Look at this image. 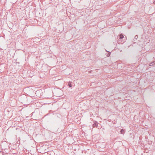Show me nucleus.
Masks as SVG:
<instances>
[{
  "label": "nucleus",
  "mask_w": 155,
  "mask_h": 155,
  "mask_svg": "<svg viewBox=\"0 0 155 155\" xmlns=\"http://www.w3.org/2000/svg\"><path fill=\"white\" fill-rule=\"evenodd\" d=\"M94 124L93 125V126L94 127H96L98 129L101 128V125L98 124V123L96 121L94 122Z\"/></svg>",
  "instance_id": "nucleus-1"
},
{
  "label": "nucleus",
  "mask_w": 155,
  "mask_h": 155,
  "mask_svg": "<svg viewBox=\"0 0 155 155\" xmlns=\"http://www.w3.org/2000/svg\"><path fill=\"white\" fill-rule=\"evenodd\" d=\"M154 65H155V61L152 62L150 64L149 66H153Z\"/></svg>",
  "instance_id": "nucleus-3"
},
{
  "label": "nucleus",
  "mask_w": 155,
  "mask_h": 155,
  "mask_svg": "<svg viewBox=\"0 0 155 155\" xmlns=\"http://www.w3.org/2000/svg\"><path fill=\"white\" fill-rule=\"evenodd\" d=\"M153 4H155V1H154L153 2Z\"/></svg>",
  "instance_id": "nucleus-7"
},
{
  "label": "nucleus",
  "mask_w": 155,
  "mask_h": 155,
  "mask_svg": "<svg viewBox=\"0 0 155 155\" xmlns=\"http://www.w3.org/2000/svg\"><path fill=\"white\" fill-rule=\"evenodd\" d=\"M37 92H38V91H36V93H37Z\"/></svg>",
  "instance_id": "nucleus-8"
},
{
  "label": "nucleus",
  "mask_w": 155,
  "mask_h": 155,
  "mask_svg": "<svg viewBox=\"0 0 155 155\" xmlns=\"http://www.w3.org/2000/svg\"><path fill=\"white\" fill-rule=\"evenodd\" d=\"M120 133L122 134H124V130L123 129H122L120 131Z\"/></svg>",
  "instance_id": "nucleus-4"
},
{
  "label": "nucleus",
  "mask_w": 155,
  "mask_h": 155,
  "mask_svg": "<svg viewBox=\"0 0 155 155\" xmlns=\"http://www.w3.org/2000/svg\"><path fill=\"white\" fill-rule=\"evenodd\" d=\"M138 38V36L137 35H136L135 36L134 38L136 39H137V38Z\"/></svg>",
  "instance_id": "nucleus-6"
},
{
  "label": "nucleus",
  "mask_w": 155,
  "mask_h": 155,
  "mask_svg": "<svg viewBox=\"0 0 155 155\" xmlns=\"http://www.w3.org/2000/svg\"><path fill=\"white\" fill-rule=\"evenodd\" d=\"M68 86H69V87H71L72 86V85L71 84H68Z\"/></svg>",
  "instance_id": "nucleus-5"
},
{
  "label": "nucleus",
  "mask_w": 155,
  "mask_h": 155,
  "mask_svg": "<svg viewBox=\"0 0 155 155\" xmlns=\"http://www.w3.org/2000/svg\"><path fill=\"white\" fill-rule=\"evenodd\" d=\"M124 35L122 34H120L119 36V38L121 40L124 38Z\"/></svg>",
  "instance_id": "nucleus-2"
}]
</instances>
